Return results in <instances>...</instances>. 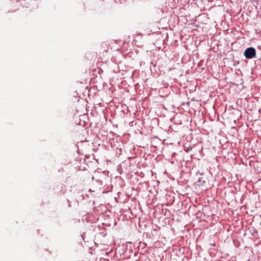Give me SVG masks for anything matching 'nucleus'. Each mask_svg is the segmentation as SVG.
Instances as JSON below:
<instances>
[{
    "label": "nucleus",
    "mask_w": 261,
    "mask_h": 261,
    "mask_svg": "<svg viewBox=\"0 0 261 261\" xmlns=\"http://www.w3.org/2000/svg\"><path fill=\"white\" fill-rule=\"evenodd\" d=\"M244 55L247 59H252L255 57V49L252 47L246 48L244 51Z\"/></svg>",
    "instance_id": "nucleus-1"
},
{
    "label": "nucleus",
    "mask_w": 261,
    "mask_h": 261,
    "mask_svg": "<svg viewBox=\"0 0 261 261\" xmlns=\"http://www.w3.org/2000/svg\"><path fill=\"white\" fill-rule=\"evenodd\" d=\"M192 149V147L191 146H189L188 147L186 148V147H185V151L186 152H189V151L191 150Z\"/></svg>",
    "instance_id": "nucleus-2"
}]
</instances>
